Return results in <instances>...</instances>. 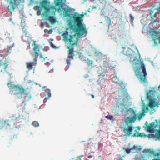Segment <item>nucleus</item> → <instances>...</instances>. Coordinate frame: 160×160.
Masks as SVG:
<instances>
[{
	"label": "nucleus",
	"instance_id": "nucleus-38",
	"mask_svg": "<svg viewBox=\"0 0 160 160\" xmlns=\"http://www.w3.org/2000/svg\"><path fill=\"white\" fill-rule=\"evenodd\" d=\"M39 58H43V59L44 60H45V58H44L42 56V55H39Z\"/></svg>",
	"mask_w": 160,
	"mask_h": 160
},
{
	"label": "nucleus",
	"instance_id": "nucleus-35",
	"mask_svg": "<svg viewBox=\"0 0 160 160\" xmlns=\"http://www.w3.org/2000/svg\"><path fill=\"white\" fill-rule=\"evenodd\" d=\"M70 60H71L70 59H69L68 58H67V60H66V62H67V63L68 65H70Z\"/></svg>",
	"mask_w": 160,
	"mask_h": 160
},
{
	"label": "nucleus",
	"instance_id": "nucleus-14",
	"mask_svg": "<svg viewBox=\"0 0 160 160\" xmlns=\"http://www.w3.org/2000/svg\"><path fill=\"white\" fill-rule=\"evenodd\" d=\"M33 44L34 46L33 48V51L34 52L35 56V59H38V57L39 55L38 52L39 51V48L38 46H37L36 43V41H33Z\"/></svg>",
	"mask_w": 160,
	"mask_h": 160
},
{
	"label": "nucleus",
	"instance_id": "nucleus-34",
	"mask_svg": "<svg viewBox=\"0 0 160 160\" xmlns=\"http://www.w3.org/2000/svg\"><path fill=\"white\" fill-rule=\"evenodd\" d=\"M107 22L108 23L109 25H110L111 24V19L108 18L107 17Z\"/></svg>",
	"mask_w": 160,
	"mask_h": 160
},
{
	"label": "nucleus",
	"instance_id": "nucleus-31",
	"mask_svg": "<svg viewBox=\"0 0 160 160\" xmlns=\"http://www.w3.org/2000/svg\"><path fill=\"white\" fill-rule=\"evenodd\" d=\"M68 53L69 55H72L73 53V49H69L68 51Z\"/></svg>",
	"mask_w": 160,
	"mask_h": 160
},
{
	"label": "nucleus",
	"instance_id": "nucleus-43",
	"mask_svg": "<svg viewBox=\"0 0 160 160\" xmlns=\"http://www.w3.org/2000/svg\"><path fill=\"white\" fill-rule=\"evenodd\" d=\"M118 160H123L122 159L120 158V159H119Z\"/></svg>",
	"mask_w": 160,
	"mask_h": 160
},
{
	"label": "nucleus",
	"instance_id": "nucleus-40",
	"mask_svg": "<svg viewBox=\"0 0 160 160\" xmlns=\"http://www.w3.org/2000/svg\"><path fill=\"white\" fill-rule=\"evenodd\" d=\"M88 158H91L92 157V156L90 155H89V156H88Z\"/></svg>",
	"mask_w": 160,
	"mask_h": 160
},
{
	"label": "nucleus",
	"instance_id": "nucleus-29",
	"mask_svg": "<svg viewBox=\"0 0 160 160\" xmlns=\"http://www.w3.org/2000/svg\"><path fill=\"white\" fill-rule=\"evenodd\" d=\"M135 148H136V147H135V146H134L133 148V149H134ZM132 148H131V149H125V151L127 153L129 154L130 153L131 150H132Z\"/></svg>",
	"mask_w": 160,
	"mask_h": 160
},
{
	"label": "nucleus",
	"instance_id": "nucleus-42",
	"mask_svg": "<svg viewBox=\"0 0 160 160\" xmlns=\"http://www.w3.org/2000/svg\"><path fill=\"white\" fill-rule=\"evenodd\" d=\"M31 2L32 3H33L34 2L33 0H31Z\"/></svg>",
	"mask_w": 160,
	"mask_h": 160
},
{
	"label": "nucleus",
	"instance_id": "nucleus-28",
	"mask_svg": "<svg viewBox=\"0 0 160 160\" xmlns=\"http://www.w3.org/2000/svg\"><path fill=\"white\" fill-rule=\"evenodd\" d=\"M130 23L131 24H132L134 20V17L132 16L131 14H130Z\"/></svg>",
	"mask_w": 160,
	"mask_h": 160
},
{
	"label": "nucleus",
	"instance_id": "nucleus-18",
	"mask_svg": "<svg viewBox=\"0 0 160 160\" xmlns=\"http://www.w3.org/2000/svg\"><path fill=\"white\" fill-rule=\"evenodd\" d=\"M122 52L124 54L127 56L130 55L131 53L129 51L130 49L129 48H123Z\"/></svg>",
	"mask_w": 160,
	"mask_h": 160
},
{
	"label": "nucleus",
	"instance_id": "nucleus-6",
	"mask_svg": "<svg viewBox=\"0 0 160 160\" xmlns=\"http://www.w3.org/2000/svg\"><path fill=\"white\" fill-rule=\"evenodd\" d=\"M9 64L5 55L0 54V72H4L8 67Z\"/></svg>",
	"mask_w": 160,
	"mask_h": 160
},
{
	"label": "nucleus",
	"instance_id": "nucleus-8",
	"mask_svg": "<svg viewBox=\"0 0 160 160\" xmlns=\"http://www.w3.org/2000/svg\"><path fill=\"white\" fill-rule=\"evenodd\" d=\"M150 33L154 44H158V43L160 44V32L152 30L150 31Z\"/></svg>",
	"mask_w": 160,
	"mask_h": 160
},
{
	"label": "nucleus",
	"instance_id": "nucleus-7",
	"mask_svg": "<svg viewBox=\"0 0 160 160\" xmlns=\"http://www.w3.org/2000/svg\"><path fill=\"white\" fill-rule=\"evenodd\" d=\"M62 35L65 39L67 42H69V46H68V49H69L70 48H72L75 44L76 42L74 40L75 38L74 36L69 35L67 32L64 33Z\"/></svg>",
	"mask_w": 160,
	"mask_h": 160
},
{
	"label": "nucleus",
	"instance_id": "nucleus-16",
	"mask_svg": "<svg viewBox=\"0 0 160 160\" xmlns=\"http://www.w3.org/2000/svg\"><path fill=\"white\" fill-rule=\"evenodd\" d=\"M45 92L46 93V95L48 96V98H45L43 101V102L44 103H45L47 102L48 100H49L50 98L51 97V95L50 92V91L49 89H47L45 90Z\"/></svg>",
	"mask_w": 160,
	"mask_h": 160
},
{
	"label": "nucleus",
	"instance_id": "nucleus-41",
	"mask_svg": "<svg viewBox=\"0 0 160 160\" xmlns=\"http://www.w3.org/2000/svg\"><path fill=\"white\" fill-rule=\"evenodd\" d=\"M91 96L93 98H94V95H93V94L91 95Z\"/></svg>",
	"mask_w": 160,
	"mask_h": 160
},
{
	"label": "nucleus",
	"instance_id": "nucleus-24",
	"mask_svg": "<svg viewBox=\"0 0 160 160\" xmlns=\"http://www.w3.org/2000/svg\"><path fill=\"white\" fill-rule=\"evenodd\" d=\"M131 108H126V109H122L121 110V112H123L124 113H127L129 111L131 110Z\"/></svg>",
	"mask_w": 160,
	"mask_h": 160
},
{
	"label": "nucleus",
	"instance_id": "nucleus-15",
	"mask_svg": "<svg viewBox=\"0 0 160 160\" xmlns=\"http://www.w3.org/2000/svg\"><path fill=\"white\" fill-rule=\"evenodd\" d=\"M64 15L65 17H70L72 10L69 8H63Z\"/></svg>",
	"mask_w": 160,
	"mask_h": 160
},
{
	"label": "nucleus",
	"instance_id": "nucleus-10",
	"mask_svg": "<svg viewBox=\"0 0 160 160\" xmlns=\"http://www.w3.org/2000/svg\"><path fill=\"white\" fill-rule=\"evenodd\" d=\"M141 68H142V73L143 74V75L141 76L140 78V79L142 82L144 83H145L147 82L148 81L146 78L147 72L145 65L143 63L141 62Z\"/></svg>",
	"mask_w": 160,
	"mask_h": 160
},
{
	"label": "nucleus",
	"instance_id": "nucleus-19",
	"mask_svg": "<svg viewBox=\"0 0 160 160\" xmlns=\"http://www.w3.org/2000/svg\"><path fill=\"white\" fill-rule=\"evenodd\" d=\"M135 131L136 132L132 135V136L133 137H142L143 136H146L145 134L144 133H138V132L136 130H135Z\"/></svg>",
	"mask_w": 160,
	"mask_h": 160
},
{
	"label": "nucleus",
	"instance_id": "nucleus-2",
	"mask_svg": "<svg viewBox=\"0 0 160 160\" xmlns=\"http://www.w3.org/2000/svg\"><path fill=\"white\" fill-rule=\"evenodd\" d=\"M84 16L83 12L80 14L76 12L73 14L72 19L68 21L70 29L73 31L79 37H86L88 33L86 25L83 23Z\"/></svg>",
	"mask_w": 160,
	"mask_h": 160
},
{
	"label": "nucleus",
	"instance_id": "nucleus-12",
	"mask_svg": "<svg viewBox=\"0 0 160 160\" xmlns=\"http://www.w3.org/2000/svg\"><path fill=\"white\" fill-rule=\"evenodd\" d=\"M37 59H34L33 61L32 62H27L26 63V68L29 70L32 69L33 67L36 66L37 63Z\"/></svg>",
	"mask_w": 160,
	"mask_h": 160
},
{
	"label": "nucleus",
	"instance_id": "nucleus-17",
	"mask_svg": "<svg viewBox=\"0 0 160 160\" xmlns=\"http://www.w3.org/2000/svg\"><path fill=\"white\" fill-rule=\"evenodd\" d=\"M157 102L154 100H151L150 101L148 105L151 108H153L156 106H157Z\"/></svg>",
	"mask_w": 160,
	"mask_h": 160
},
{
	"label": "nucleus",
	"instance_id": "nucleus-4",
	"mask_svg": "<svg viewBox=\"0 0 160 160\" xmlns=\"http://www.w3.org/2000/svg\"><path fill=\"white\" fill-rule=\"evenodd\" d=\"M136 119L137 117L135 116H133L131 117H128L125 121V123L127 127L124 128L123 131L126 135L130 136L132 134L133 129L135 128L132 125L135 122Z\"/></svg>",
	"mask_w": 160,
	"mask_h": 160
},
{
	"label": "nucleus",
	"instance_id": "nucleus-32",
	"mask_svg": "<svg viewBox=\"0 0 160 160\" xmlns=\"http://www.w3.org/2000/svg\"><path fill=\"white\" fill-rule=\"evenodd\" d=\"M52 32V31L51 30H48L47 29H45L44 30V32L45 33H50V32H51V33Z\"/></svg>",
	"mask_w": 160,
	"mask_h": 160
},
{
	"label": "nucleus",
	"instance_id": "nucleus-37",
	"mask_svg": "<svg viewBox=\"0 0 160 160\" xmlns=\"http://www.w3.org/2000/svg\"><path fill=\"white\" fill-rule=\"evenodd\" d=\"M93 62L91 60H88V63L89 65H91L92 64Z\"/></svg>",
	"mask_w": 160,
	"mask_h": 160
},
{
	"label": "nucleus",
	"instance_id": "nucleus-20",
	"mask_svg": "<svg viewBox=\"0 0 160 160\" xmlns=\"http://www.w3.org/2000/svg\"><path fill=\"white\" fill-rule=\"evenodd\" d=\"M4 122H5L4 128L7 129L10 127V121L8 120H4Z\"/></svg>",
	"mask_w": 160,
	"mask_h": 160
},
{
	"label": "nucleus",
	"instance_id": "nucleus-36",
	"mask_svg": "<svg viewBox=\"0 0 160 160\" xmlns=\"http://www.w3.org/2000/svg\"><path fill=\"white\" fill-rule=\"evenodd\" d=\"M67 58L70 60H73L74 59L73 56H69Z\"/></svg>",
	"mask_w": 160,
	"mask_h": 160
},
{
	"label": "nucleus",
	"instance_id": "nucleus-11",
	"mask_svg": "<svg viewBox=\"0 0 160 160\" xmlns=\"http://www.w3.org/2000/svg\"><path fill=\"white\" fill-rule=\"evenodd\" d=\"M159 121L156 120L155 122H152L147 126V130L149 132H153L154 129L156 128L158 125Z\"/></svg>",
	"mask_w": 160,
	"mask_h": 160
},
{
	"label": "nucleus",
	"instance_id": "nucleus-13",
	"mask_svg": "<svg viewBox=\"0 0 160 160\" xmlns=\"http://www.w3.org/2000/svg\"><path fill=\"white\" fill-rule=\"evenodd\" d=\"M20 118L18 117H17L14 116H12L10 117V120L13 122L16 128H19L20 125L17 126V124L20 122Z\"/></svg>",
	"mask_w": 160,
	"mask_h": 160
},
{
	"label": "nucleus",
	"instance_id": "nucleus-27",
	"mask_svg": "<svg viewBox=\"0 0 160 160\" xmlns=\"http://www.w3.org/2000/svg\"><path fill=\"white\" fill-rule=\"evenodd\" d=\"M105 118L108 119L110 120H112L113 119V116L111 115H107L105 117Z\"/></svg>",
	"mask_w": 160,
	"mask_h": 160
},
{
	"label": "nucleus",
	"instance_id": "nucleus-22",
	"mask_svg": "<svg viewBox=\"0 0 160 160\" xmlns=\"http://www.w3.org/2000/svg\"><path fill=\"white\" fill-rule=\"evenodd\" d=\"M144 152L146 153H149L152 154H155V152L153 151H152L150 149H145L144 150Z\"/></svg>",
	"mask_w": 160,
	"mask_h": 160
},
{
	"label": "nucleus",
	"instance_id": "nucleus-25",
	"mask_svg": "<svg viewBox=\"0 0 160 160\" xmlns=\"http://www.w3.org/2000/svg\"><path fill=\"white\" fill-rule=\"evenodd\" d=\"M122 94L123 96L126 98H127L128 97V95L127 91L126 90H124L122 92Z\"/></svg>",
	"mask_w": 160,
	"mask_h": 160
},
{
	"label": "nucleus",
	"instance_id": "nucleus-9",
	"mask_svg": "<svg viewBox=\"0 0 160 160\" xmlns=\"http://www.w3.org/2000/svg\"><path fill=\"white\" fill-rule=\"evenodd\" d=\"M148 11L152 22L154 23L158 22L157 14L160 12V11H158V8H152L151 9L149 10Z\"/></svg>",
	"mask_w": 160,
	"mask_h": 160
},
{
	"label": "nucleus",
	"instance_id": "nucleus-44",
	"mask_svg": "<svg viewBox=\"0 0 160 160\" xmlns=\"http://www.w3.org/2000/svg\"><path fill=\"white\" fill-rule=\"evenodd\" d=\"M146 123H148V122H146Z\"/></svg>",
	"mask_w": 160,
	"mask_h": 160
},
{
	"label": "nucleus",
	"instance_id": "nucleus-5",
	"mask_svg": "<svg viewBox=\"0 0 160 160\" xmlns=\"http://www.w3.org/2000/svg\"><path fill=\"white\" fill-rule=\"evenodd\" d=\"M9 3L8 9L9 11L12 13L21 3H22L23 0H7Z\"/></svg>",
	"mask_w": 160,
	"mask_h": 160
},
{
	"label": "nucleus",
	"instance_id": "nucleus-39",
	"mask_svg": "<svg viewBox=\"0 0 160 160\" xmlns=\"http://www.w3.org/2000/svg\"><path fill=\"white\" fill-rule=\"evenodd\" d=\"M24 33L25 34V35L27 36V34L28 33V32H27V31H24Z\"/></svg>",
	"mask_w": 160,
	"mask_h": 160
},
{
	"label": "nucleus",
	"instance_id": "nucleus-1",
	"mask_svg": "<svg viewBox=\"0 0 160 160\" xmlns=\"http://www.w3.org/2000/svg\"><path fill=\"white\" fill-rule=\"evenodd\" d=\"M55 6H59V8H56L55 6H51L50 8L47 7V4L49 3L46 0H43L40 3V6H37V13L38 15H41L47 17V19L51 23H54L56 22V17L54 16H48V14L50 12V9L55 10L53 13L54 14L56 11L59 12L61 11V8L63 7V4L66 2V0H54Z\"/></svg>",
	"mask_w": 160,
	"mask_h": 160
},
{
	"label": "nucleus",
	"instance_id": "nucleus-21",
	"mask_svg": "<svg viewBox=\"0 0 160 160\" xmlns=\"http://www.w3.org/2000/svg\"><path fill=\"white\" fill-rule=\"evenodd\" d=\"M4 120H0V129H2L4 128Z\"/></svg>",
	"mask_w": 160,
	"mask_h": 160
},
{
	"label": "nucleus",
	"instance_id": "nucleus-23",
	"mask_svg": "<svg viewBox=\"0 0 160 160\" xmlns=\"http://www.w3.org/2000/svg\"><path fill=\"white\" fill-rule=\"evenodd\" d=\"M149 108L148 106H144L143 108H142V113H146L149 110Z\"/></svg>",
	"mask_w": 160,
	"mask_h": 160
},
{
	"label": "nucleus",
	"instance_id": "nucleus-26",
	"mask_svg": "<svg viewBox=\"0 0 160 160\" xmlns=\"http://www.w3.org/2000/svg\"><path fill=\"white\" fill-rule=\"evenodd\" d=\"M32 125L35 126V127H38L39 126V123L38 122L36 121H34L33 122L32 124Z\"/></svg>",
	"mask_w": 160,
	"mask_h": 160
},
{
	"label": "nucleus",
	"instance_id": "nucleus-3",
	"mask_svg": "<svg viewBox=\"0 0 160 160\" xmlns=\"http://www.w3.org/2000/svg\"><path fill=\"white\" fill-rule=\"evenodd\" d=\"M7 85L9 88L10 94L11 95L17 96L18 98H20L22 95L24 94L26 95L24 98V100L28 101L31 98L32 96L30 92L27 91L22 86L14 85L12 82L8 83Z\"/></svg>",
	"mask_w": 160,
	"mask_h": 160
},
{
	"label": "nucleus",
	"instance_id": "nucleus-33",
	"mask_svg": "<svg viewBox=\"0 0 160 160\" xmlns=\"http://www.w3.org/2000/svg\"><path fill=\"white\" fill-rule=\"evenodd\" d=\"M148 137L149 138H150L152 137H156V136L155 135V134H148Z\"/></svg>",
	"mask_w": 160,
	"mask_h": 160
},
{
	"label": "nucleus",
	"instance_id": "nucleus-30",
	"mask_svg": "<svg viewBox=\"0 0 160 160\" xmlns=\"http://www.w3.org/2000/svg\"><path fill=\"white\" fill-rule=\"evenodd\" d=\"M144 115H145V114L142 112V113L139 114L138 116V119L139 120H140V119H141L142 117V116H144Z\"/></svg>",
	"mask_w": 160,
	"mask_h": 160
}]
</instances>
